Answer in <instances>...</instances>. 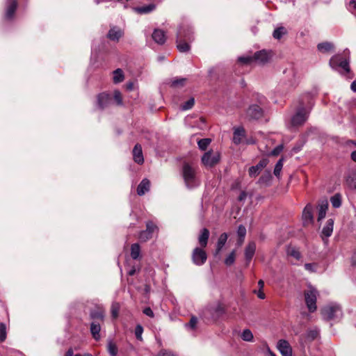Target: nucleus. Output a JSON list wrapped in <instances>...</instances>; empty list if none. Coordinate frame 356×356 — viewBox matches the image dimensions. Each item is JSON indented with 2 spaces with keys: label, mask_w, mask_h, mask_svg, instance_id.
<instances>
[{
  "label": "nucleus",
  "mask_w": 356,
  "mask_h": 356,
  "mask_svg": "<svg viewBox=\"0 0 356 356\" xmlns=\"http://www.w3.org/2000/svg\"><path fill=\"white\" fill-rule=\"evenodd\" d=\"M193 40V33L189 29L181 27L177 33V47L180 52L184 53L190 50L189 42Z\"/></svg>",
  "instance_id": "nucleus-1"
},
{
  "label": "nucleus",
  "mask_w": 356,
  "mask_h": 356,
  "mask_svg": "<svg viewBox=\"0 0 356 356\" xmlns=\"http://www.w3.org/2000/svg\"><path fill=\"white\" fill-rule=\"evenodd\" d=\"M181 175L187 188H193L197 184L196 170L188 162L182 165Z\"/></svg>",
  "instance_id": "nucleus-2"
},
{
  "label": "nucleus",
  "mask_w": 356,
  "mask_h": 356,
  "mask_svg": "<svg viewBox=\"0 0 356 356\" xmlns=\"http://www.w3.org/2000/svg\"><path fill=\"white\" fill-rule=\"evenodd\" d=\"M318 291L312 286H309L308 289L304 291L305 301L309 312H314L316 309Z\"/></svg>",
  "instance_id": "nucleus-3"
},
{
  "label": "nucleus",
  "mask_w": 356,
  "mask_h": 356,
  "mask_svg": "<svg viewBox=\"0 0 356 356\" xmlns=\"http://www.w3.org/2000/svg\"><path fill=\"white\" fill-rule=\"evenodd\" d=\"M330 66L337 70L338 67H341L346 73L350 72L349 61L341 54H336L331 57L329 61Z\"/></svg>",
  "instance_id": "nucleus-4"
},
{
  "label": "nucleus",
  "mask_w": 356,
  "mask_h": 356,
  "mask_svg": "<svg viewBox=\"0 0 356 356\" xmlns=\"http://www.w3.org/2000/svg\"><path fill=\"white\" fill-rule=\"evenodd\" d=\"M321 314L326 321L334 320L341 316V309L337 305L325 306L322 309Z\"/></svg>",
  "instance_id": "nucleus-5"
},
{
  "label": "nucleus",
  "mask_w": 356,
  "mask_h": 356,
  "mask_svg": "<svg viewBox=\"0 0 356 356\" xmlns=\"http://www.w3.org/2000/svg\"><path fill=\"white\" fill-rule=\"evenodd\" d=\"M158 231V227L152 220H149L146 222V229L140 232L138 234V238L140 242H146L149 239L152 238L153 234Z\"/></svg>",
  "instance_id": "nucleus-6"
},
{
  "label": "nucleus",
  "mask_w": 356,
  "mask_h": 356,
  "mask_svg": "<svg viewBox=\"0 0 356 356\" xmlns=\"http://www.w3.org/2000/svg\"><path fill=\"white\" fill-rule=\"evenodd\" d=\"M220 159V155L218 152L209 150L202 156V163L207 167L213 168L219 163Z\"/></svg>",
  "instance_id": "nucleus-7"
},
{
  "label": "nucleus",
  "mask_w": 356,
  "mask_h": 356,
  "mask_svg": "<svg viewBox=\"0 0 356 356\" xmlns=\"http://www.w3.org/2000/svg\"><path fill=\"white\" fill-rule=\"evenodd\" d=\"M307 119V113L304 108V104L301 103L300 107L291 118V124L293 127L301 126L306 122Z\"/></svg>",
  "instance_id": "nucleus-8"
},
{
  "label": "nucleus",
  "mask_w": 356,
  "mask_h": 356,
  "mask_svg": "<svg viewBox=\"0 0 356 356\" xmlns=\"http://www.w3.org/2000/svg\"><path fill=\"white\" fill-rule=\"evenodd\" d=\"M204 248H195L192 254L193 262L197 266L203 265L207 259V255L206 252L203 250Z\"/></svg>",
  "instance_id": "nucleus-9"
},
{
  "label": "nucleus",
  "mask_w": 356,
  "mask_h": 356,
  "mask_svg": "<svg viewBox=\"0 0 356 356\" xmlns=\"http://www.w3.org/2000/svg\"><path fill=\"white\" fill-rule=\"evenodd\" d=\"M246 115L250 120H257L263 117L264 110L257 104H252L248 108Z\"/></svg>",
  "instance_id": "nucleus-10"
},
{
  "label": "nucleus",
  "mask_w": 356,
  "mask_h": 356,
  "mask_svg": "<svg viewBox=\"0 0 356 356\" xmlns=\"http://www.w3.org/2000/svg\"><path fill=\"white\" fill-rule=\"evenodd\" d=\"M17 6L18 3L17 0L6 1L4 17L6 20H12L14 18Z\"/></svg>",
  "instance_id": "nucleus-11"
},
{
  "label": "nucleus",
  "mask_w": 356,
  "mask_h": 356,
  "mask_svg": "<svg viewBox=\"0 0 356 356\" xmlns=\"http://www.w3.org/2000/svg\"><path fill=\"white\" fill-rule=\"evenodd\" d=\"M207 312H208L211 314V318L216 321L225 314L226 308L223 305V304L218 302L216 306H211L210 307H209L207 309Z\"/></svg>",
  "instance_id": "nucleus-12"
},
{
  "label": "nucleus",
  "mask_w": 356,
  "mask_h": 356,
  "mask_svg": "<svg viewBox=\"0 0 356 356\" xmlns=\"http://www.w3.org/2000/svg\"><path fill=\"white\" fill-rule=\"evenodd\" d=\"M268 163L267 159H261L259 163L254 166H251L248 170V174L250 177H256L260 172L265 168Z\"/></svg>",
  "instance_id": "nucleus-13"
},
{
  "label": "nucleus",
  "mask_w": 356,
  "mask_h": 356,
  "mask_svg": "<svg viewBox=\"0 0 356 356\" xmlns=\"http://www.w3.org/2000/svg\"><path fill=\"white\" fill-rule=\"evenodd\" d=\"M111 102V97L106 92H102L97 97V104L99 109L104 110L109 106Z\"/></svg>",
  "instance_id": "nucleus-14"
},
{
  "label": "nucleus",
  "mask_w": 356,
  "mask_h": 356,
  "mask_svg": "<svg viewBox=\"0 0 356 356\" xmlns=\"http://www.w3.org/2000/svg\"><path fill=\"white\" fill-rule=\"evenodd\" d=\"M270 52H268L265 49H263L256 51L254 54V61L260 64H265L270 60Z\"/></svg>",
  "instance_id": "nucleus-15"
},
{
  "label": "nucleus",
  "mask_w": 356,
  "mask_h": 356,
  "mask_svg": "<svg viewBox=\"0 0 356 356\" xmlns=\"http://www.w3.org/2000/svg\"><path fill=\"white\" fill-rule=\"evenodd\" d=\"M302 220L304 226L314 222L313 207L311 204H307L302 211Z\"/></svg>",
  "instance_id": "nucleus-16"
},
{
  "label": "nucleus",
  "mask_w": 356,
  "mask_h": 356,
  "mask_svg": "<svg viewBox=\"0 0 356 356\" xmlns=\"http://www.w3.org/2000/svg\"><path fill=\"white\" fill-rule=\"evenodd\" d=\"M277 348L282 356H292V348L286 340H279Z\"/></svg>",
  "instance_id": "nucleus-17"
},
{
  "label": "nucleus",
  "mask_w": 356,
  "mask_h": 356,
  "mask_svg": "<svg viewBox=\"0 0 356 356\" xmlns=\"http://www.w3.org/2000/svg\"><path fill=\"white\" fill-rule=\"evenodd\" d=\"M256 251V243L254 241H250L248 243V245L245 249V257L246 260L247 265L249 264L252 257L254 255Z\"/></svg>",
  "instance_id": "nucleus-18"
},
{
  "label": "nucleus",
  "mask_w": 356,
  "mask_h": 356,
  "mask_svg": "<svg viewBox=\"0 0 356 356\" xmlns=\"http://www.w3.org/2000/svg\"><path fill=\"white\" fill-rule=\"evenodd\" d=\"M123 34L124 33L121 29L113 26L108 31L107 38L112 41L118 42L123 36Z\"/></svg>",
  "instance_id": "nucleus-19"
},
{
  "label": "nucleus",
  "mask_w": 356,
  "mask_h": 356,
  "mask_svg": "<svg viewBox=\"0 0 356 356\" xmlns=\"http://www.w3.org/2000/svg\"><path fill=\"white\" fill-rule=\"evenodd\" d=\"M134 161L138 164H143L144 158L143 155L142 147L140 144L137 143L132 151Z\"/></svg>",
  "instance_id": "nucleus-20"
},
{
  "label": "nucleus",
  "mask_w": 356,
  "mask_h": 356,
  "mask_svg": "<svg viewBox=\"0 0 356 356\" xmlns=\"http://www.w3.org/2000/svg\"><path fill=\"white\" fill-rule=\"evenodd\" d=\"M104 310L102 308H96L90 313V317L92 321H97L99 323L104 321Z\"/></svg>",
  "instance_id": "nucleus-21"
},
{
  "label": "nucleus",
  "mask_w": 356,
  "mask_h": 356,
  "mask_svg": "<svg viewBox=\"0 0 356 356\" xmlns=\"http://www.w3.org/2000/svg\"><path fill=\"white\" fill-rule=\"evenodd\" d=\"M90 330L92 338L97 341H99L101 338L99 334L101 331L100 323L97 321H92L90 324Z\"/></svg>",
  "instance_id": "nucleus-22"
},
{
  "label": "nucleus",
  "mask_w": 356,
  "mask_h": 356,
  "mask_svg": "<svg viewBox=\"0 0 356 356\" xmlns=\"http://www.w3.org/2000/svg\"><path fill=\"white\" fill-rule=\"evenodd\" d=\"M153 40L159 44H163L166 40L165 32L161 29H155L152 35Z\"/></svg>",
  "instance_id": "nucleus-23"
},
{
  "label": "nucleus",
  "mask_w": 356,
  "mask_h": 356,
  "mask_svg": "<svg viewBox=\"0 0 356 356\" xmlns=\"http://www.w3.org/2000/svg\"><path fill=\"white\" fill-rule=\"evenodd\" d=\"M209 238V231L207 228H203L198 236V242L201 248H206Z\"/></svg>",
  "instance_id": "nucleus-24"
},
{
  "label": "nucleus",
  "mask_w": 356,
  "mask_h": 356,
  "mask_svg": "<svg viewBox=\"0 0 356 356\" xmlns=\"http://www.w3.org/2000/svg\"><path fill=\"white\" fill-rule=\"evenodd\" d=\"M150 187V181L147 179H143L137 187V193L138 195H143L146 192L149 191Z\"/></svg>",
  "instance_id": "nucleus-25"
},
{
  "label": "nucleus",
  "mask_w": 356,
  "mask_h": 356,
  "mask_svg": "<svg viewBox=\"0 0 356 356\" xmlns=\"http://www.w3.org/2000/svg\"><path fill=\"white\" fill-rule=\"evenodd\" d=\"M328 209V202L326 200H321L318 204V221L325 218L326 211Z\"/></svg>",
  "instance_id": "nucleus-26"
},
{
  "label": "nucleus",
  "mask_w": 356,
  "mask_h": 356,
  "mask_svg": "<svg viewBox=\"0 0 356 356\" xmlns=\"http://www.w3.org/2000/svg\"><path fill=\"white\" fill-rule=\"evenodd\" d=\"M245 135V131L243 127L236 128L234 131L233 142L236 145L241 143L242 138Z\"/></svg>",
  "instance_id": "nucleus-27"
},
{
  "label": "nucleus",
  "mask_w": 356,
  "mask_h": 356,
  "mask_svg": "<svg viewBox=\"0 0 356 356\" xmlns=\"http://www.w3.org/2000/svg\"><path fill=\"white\" fill-rule=\"evenodd\" d=\"M334 220L330 218L327 220L325 225L323 228L322 234L325 237H330L333 232Z\"/></svg>",
  "instance_id": "nucleus-28"
},
{
  "label": "nucleus",
  "mask_w": 356,
  "mask_h": 356,
  "mask_svg": "<svg viewBox=\"0 0 356 356\" xmlns=\"http://www.w3.org/2000/svg\"><path fill=\"white\" fill-rule=\"evenodd\" d=\"M228 236L226 233H222L220 234V236L218 238L216 249L215 251V255L218 254L220 251L222 250L223 246L225 245L227 241Z\"/></svg>",
  "instance_id": "nucleus-29"
},
{
  "label": "nucleus",
  "mask_w": 356,
  "mask_h": 356,
  "mask_svg": "<svg viewBox=\"0 0 356 356\" xmlns=\"http://www.w3.org/2000/svg\"><path fill=\"white\" fill-rule=\"evenodd\" d=\"M155 8H156V5L154 3H150L148 5L137 7L135 8V10L138 14L143 15V14L149 13L152 11H153Z\"/></svg>",
  "instance_id": "nucleus-30"
},
{
  "label": "nucleus",
  "mask_w": 356,
  "mask_h": 356,
  "mask_svg": "<svg viewBox=\"0 0 356 356\" xmlns=\"http://www.w3.org/2000/svg\"><path fill=\"white\" fill-rule=\"evenodd\" d=\"M317 49L322 53L329 52L334 49V44L330 42H324L317 45Z\"/></svg>",
  "instance_id": "nucleus-31"
},
{
  "label": "nucleus",
  "mask_w": 356,
  "mask_h": 356,
  "mask_svg": "<svg viewBox=\"0 0 356 356\" xmlns=\"http://www.w3.org/2000/svg\"><path fill=\"white\" fill-rule=\"evenodd\" d=\"M140 247L138 243H136L131 245V257L133 259H138L140 258Z\"/></svg>",
  "instance_id": "nucleus-32"
},
{
  "label": "nucleus",
  "mask_w": 356,
  "mask_h": 356,
  "mask_svg": "<svg viewBox=\"0 0 356 356\" xmlns=\"http://www.w3.org/2000/svg\"><path fill=\"white\" fill-rule=\"evenodd\" d=\"M124 79V73L122 70L118 68L113 71V80L115 83H119L123 81Z\"/></svg>",
  "instance_id": "nucleus-33"
},
{
  "label": "nucleus",
  "mask_w": 356,
  "mask_h": 356,
  "mask_svg": "<svg viewBox=\"0 0 356 356\" xmlns=\"http://www.w3.org/2000/svg\"><path fill=\"white\" fill-rule=\"evenodd\" d=\"M273 177L270 171L266 170L264 172V174L259 177L258 183L260 184H268V183L272 179Z\"/></svg>",
  "instance_id": "nucleus-34"
},
{
  "label": "nucleus",
  "mask_w": 356,
  "mask_h": 356,
  "mask_svg": "<svg viewBox=\"0 0 356 356\" xmlns=\"http://www.w3.org/2000/svg\"><path fill=\"white\" fill-rule=\"evenodd\" d=\"M186 80V78H175L170 82V87L181 88L185 86Z\"/></svg>",
  "instance_id": "nucleus-35"
},
{
  "label": "nucleus",
  "mask_w": 356,
  "mask_h": 356,
  "mask_svg": "<svg viewBox=\"0 0 356 356\" xmlns=\"http://www.w3.org/2000/svg\"><path fill=\"white\" fill-rule=\"evenodd\" d=\"M332 206L334 208H339L341 205V195L340 193H336L330 198Z\"/></svg>",
  "instance_id": "nucleus-36"
},
{
  "label": "nucleus",
  "mask_w": 356,
  "mask_h": 356,
  "mask_svg": "<svg viewBox=\"0 0 356 356\" xmlns=\"http://www.w3.org/2000/svg\"><path fill=\"white\" fill-rule=\"evenodd\" d=\"M319 332L317 330H309L305 334V340L309 342L318 338Z\"/></svg>",
  "instance_id": "nucleus-37"
},
{
  "label": "nucleus",
  "mask_w": 356,
  "mask_h": 356,
  "mask_svg": "<svg viewBox=\"0 0 356 356\" xmlns=\"http://www.w3.org/2000/svg\"><path fill=\"white\" fill-rule=\"evenodd\" d=\"M287 31L284 26H280L275 29L273 33V36L274 38L280 40L282 37L286 34Z\"/></svg>",
  "instance_id": "nucleus-38"
},
{
  "label": "nucleus",
  "mask_w": 356,
  "mask_h": 356,
  "mask_svg": "<svg viewBox=\"0 0 356 356\" xmlns=\"http://www.w3.org/2000/svg\"><path fill=\"white\" fill-rule=\"evenodd\" d=\"M107 350L111 356H116L118 354V347H117L116 344L114 342H113L112 341H109L108 346H107Z\"/></svg>",
  "instance_id": "nucleus-39"
},
{
  "label": "nucleus",
  "mask_w": 356,
  "mask_h": 356,
  "mask_svg": "<svg viewBox=\"0 0 356 356\" xmlns=\"http://www.w3.org/2000/svg\"><path fill=\"white\" fill-rule=\"evenodd\" d=\"M283 162H284V159L281 158L278 160V161L275 164L273 174L277 177H279L280 175V172H281L282 167H283Z\"/></svg>",
  "instance_id": "nucleus-40"
},
{
  "label": "nucleus",
  "mask_w": 356,
  "mask_h": 356,
  "mask_svg": "<svg viewBox=\"0 0 356 356\" xmlns=\"http://www.w3.org/2000/svg\"><path fill=\"white\" fill-rule=\"evenodd\" d=\"M236 259V250H233L225 259V264L227 266H232Z\"/></svg>",
  "instance_id": "nucleus-41"
},
{
  "label": "nucleus",
  "mask_w": 356,
  "mask_h": 356,
  "mask_svg": "<svg viewBox=\"0 0 356 356\" xmlns=\"http://www.w3.org/2000/svg\"><path fill=\"white\" fill-rule=\"evenodd\" d=\"M211 142V140L210 138H202L198 140L197 145L199 148L204 151L207 149Z\"/></svg>",
  "instance_id": "nucleus-42"
},
{
  "label": "nucleus",
  "mask_w": 356,
  "mask_h": 356,
  "mask_svg": "<svg viewBox=\"0 0 356 356\" xmlns=\"http://www.w3.org/2000/svg\"><path fill=\"white\" fill-rule=\"evenodd\" d=\"M7 337V327L4 323H0V342L6 340Z\"/></svg>",
  "instance_id": "nucleus-43"
},
{
  "label": "nucleus",
  "mask_w": 356,
  "mask_h": 356,
  "mask_svg": "<svg viewBox=\"0 0 356 356\" xmlns=\"http://www.w3.org/2000/svg\"><path fill=\"white\" fill-rule=\"evenodd\" d=\"M241 338L243 341H252L253 339V334L250 330L245 329L243 330L241 334Z\"/></svg>",
  "instance_id": "nucleus-44"
},
{
  "label": "nucleus",
  "mask_w": 356,
  "mask_h": 356,
  "mask_svg": "<svg viewBox=\"0 0 356 356\" xmlns=\"http://www.w3.org/2000/svg\"><path fill=\"white\" fill-rule=\"evenodd\" d=\"M287 253L289 255L294 257L297 260H299L301 258V254L300 251L296 248H289L288 249Z\"/></svg>",
  "instance_id": "nucleus-45"
},
{
  "label": "nucleus",
  "mask_w": 356,
  "mask_h": 356,
  "mask_svg": "<svg viewBox=\"0 0 356 356\" xmlns=\"http://www.w3.org/2000/svg\"><path fill=\"white\" fill-rule=\"evenodd\" d=\"M143 332V326L140 324H138L135 327L134 333H135L136 338L138 341H143V337H142Z\"/></svg>",
  "instance_id": "nucleus-46"
},
{
  "label": "nucleus",
  "mask_w": 356,
  "mask_h": 356,
  "mask_svg": "<svg viewBox=\"0 0 356 356\" xmlns=\"http://www.w3.org/2000/svg\"><path fill=\"white\" fill-rule=\"evenodd\" d=\"M305 269L310 273H316L318 267L317 263H307L304 266Z\"/></svg>",
  "instance_id": "nucleus-47"
},
{
  "label": "nucleus",
  "mask_w": 356,
  "mask_h": 356,
  "mask_svg": "<svg viewBox=\"0 0 356 356\" xmlns=\"http://www.w3.org/2000/svg\"><path fill=\"white\" fill-rule=\"evenodd\" d=\"M195 104V99L193 97L187 100L182 106L181 109L184 111L191 109Z\"/></svg>",
  "instance_id": "nucleus-48"
},
{
  "label": "nucleus",
  "mask_w": 356,
  "mask_h": 356,
  "mask_svg": "<svg viewBox=\"0 0 356 356\" xmlns=\"http://www.w3.org/2000/svg\"><path fill=\"white\" fill-rule=\"evenodd\" d=\"M113 99L118 106L122 105V96L119 90H115L113 92Z\"/></svg>",
  "instance_id": "nucleus-49"
},
{
  "label": "nucleus",
  "mask_w": 356,
  "mask_h": 356,
  "mask_svg": "<svg viewBox=\"0 0 356 356\" xmlns=\"http://www.w3.org/2000/svg\"><path fill=\"white\" fill-rule=\"evenodd\" d=\"M238 236L240 237L241 241H244V238L246 234V229L243 225H239L237 230Z\"/></svg>",
  "instance_id": "nucleus-50"
},
{
  "label": "nucleus",
  "mask_w": 356,
  "mask_h": 356,
  "mask_svg": "<svg viewBox=\"0 0 356 356\" xmlns=\"http://www.w3.org/2000/svg\"><path fill=\"white\" fill-rule=\"evenodd\" d=\"M238 61L243 64H250L254 61V55L252 56H242L238 58Z\"/></svg>",
  "instance_id": "nucleus-51"
},
{
  "label": "nucleus",
  "mask_w": 356,
  "mask_h": 356,
  "mask_svg": "<svg viewBox=\"0 0 356 356\" xmlns=\"http://www.w3.org/2000/svg\"><path fill=\"white\" fill-rule=\"evenodd\" d=\"M156 356H176L172 351L167 349H161Z\"/></svg>",
  "instance_id": "nucleus-52"
},
{
  "label": "nucleus",
  "mask_w": 356,
  "mask_h": 356,
  "mask_svg": "<svg viewBox=\"0 0 356 356\" xmlns=\"http://www.w3.org/2000/svg\"><path fill=\"white\" fill-rule=\"evenodd\" d=\"M119 313V307L118 305H112L111 314L113 318H117Z\"/></svg>",
  "instance_id": "nucleus-53"
},
{
  "label": "nucleus",
  "mask_w": 356,
  "mask_h": 356,
  "mask_svg": "<svg viewBox=\"0 0 356 356\" xmlns=\"http://www.w3.org/2000/svg\"><path fill=\"white\" fill-rule=\"evenodd\" d=\"M283 149V145H280L277 146L273 151L271 152V155L273 156H277L280 154V152Z\"/></svg>",
  "instance_id": "nucleus-54"
},
{
  "label": "nucleus",
  "mask_w": 356,
  "mask_h": 356,
  "mask_svg": "<svg viewBox=\"0 0 356 356\" xmlns=\"http://www.w3.org/2000/svg\"><path fill=\"white\" fill-rule=\"evenodd\" d=\"M197 323V318L195 316H192L188 323V325L192 328L195 329Z\"/></svg>",
  "instance_id": "nucleus-55"
},
{
  "label": "nucleus",
  "mask_w": 356,
  "mask_h": 356,
  "mask_svg": "<svg viewBox=\"0 0 356 356\" xmlns=\"http://www.w3.org/2000/svg\"><path fill=\"white\" fill-rule=\"evenodd\" d=\"M143 313L149 317H154V312L150 307L145 308L143 310Z\"/></svg>",
  "instance_id": "nucleus-56"
},
{
  "label": "nucleus",
  "mask_w": 356,
  "mask_h": 356,
  "mask_svg": "<svg viewBox=\"0 0 356 356\" xmlns=\"http://www.w3.org/2000/svg\"><path fill=\"white\" fill-rule=\"evenodd\" d=\"M247 197V193L245 191L241 192L239 196L238 197V200L241 202L243 201Z\"/></svg>",
  "instance_id": "nucleus-57"
},
{
  "label": "nucleus",
  "mask_w": 356,
  "mask_h": 356,
  "mask_svg": "<svg viewBox=\"0 0 356 356\" xmlns=\"http://www.w3.org/2000/svg\"><path fill=\"white\" fill-rule=\"evenodd\" d=\"M257 296L260 299H264L266 298V295L263 291V289H259V291L257 293Z\"/></svg>",
  "instance_id": "nucleus-58"
},
{
  "label": "nucleus",
  "mask_w": 356,
  "mask_h": 356,
  "mask_svg": "<svg viewBox=\"0 0 356 356\" xmlns=\"http://www.w3.org/2000/svg\"><path fill=\"white\" fill-rule=\"evenodd\" d=\"M349 7L353 9H356V0H351L349 2Z\"/></svg>",
  "instance_id": "nucleus-59"
},
{
  "label": "nucleus",
  "mask_w": 356,
  "mask_h": 356,
  "mask_svg": "<svg viewBox=\"0 0 356 356\" xmlns=\"http://www.w3.org/2000/svg\"><path fill=\"white\" fill-rule=\"evenodd\" d=\"M351 266L353 267H356V254L353 255L350 260Z\"/></svg>",
  "instance_id": "nucleus-60"
},
{
  "label": "nucleus",
  "mask_w": 356,
  "mask_h": 356,
  "mask_svg": "<svg viewBox=\"0 0 356 356\" xmlns=\"http://www.w3.org/2000/svg\"><path fill=\"white\" fill-rule=\"evenodd\" d=\"M126 88L128 90H131L134 88V83L132 82L127 83L126 84Z\"/></svg>",
  "instance_id": "nucleus-61"
},
{
  "label": "nucleus",
  "mask_w": 356,
  "mask_h": 356,
  "mask_svg": "<svg viewBox=\"0 0 356 356\" xmlns=\"http://www.w3.org/2000/svg\"><path fill=\"white\" fill-rule=\"evenodd\" d=\"M350 88L353 91L356 92V80L352 82L350 85Z\"/></svg>",
  "instance_id": "nucleus-62"
},
{
  "label": "nucleus",
  "mask_w": 356,
  "mask_h": 356,
  "mask_svg": "<svg viewBox=\"0 0 356 356\" xmlns=\"http://www.w3.org/2000/svg\"><path fill=\"white\" fill-rule=\"evenodd\" d=\"M350 158L353 161L356 162V150L351 153Z\"/></svg>",
  "instance_id": "nucleus-63"
},
{
  "label": "nucleus",
  "mask_w": 356,
  "mask_h": 356,
  "mask_svg": "<svg viewBox=\"0 0 356 356\" xmlns=\"http://www.w3.org/2000/svg\"><path fill=\"white\" fill-rule=\"evenodd\" d=\"M74 356H93L92 354L90 353H84V354H76L74 355Z\"/></svg>",
  "instance_id": "nucleus-64"
}]
</instances>
